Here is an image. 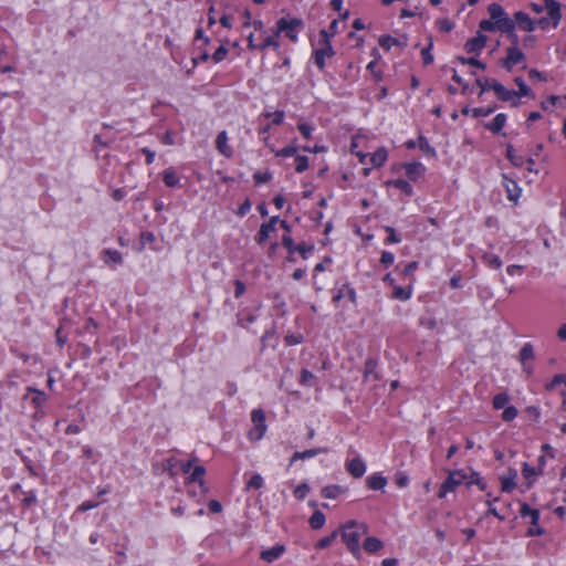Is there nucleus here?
<instances>
[{
	"label": "nucleus",
	"mask_w": 566,
	"mask_h": 566,
	"mask_svg": "<svg viewBox=\"0 0 566 566\" xmlns=\"http://www.w3.org/2000/svg\"><path fill=\"white\" fill-rule=\"evenodd\" d=\"M367 533L368 526L365 523H357L356 521H348L342 525L338 531L342 541L355 557L360 555L359 539Z\"/></svg>",
	"instance_id": "obj_1"
},
{
	"label": "nucleus",
	"mask_w": 566,
	"mask_h": 566,
	"mask_svg": "<svg viewBox=\"0 0 566 566\" xmlns=\"http://www.w3.org/2000/svg\"><path fill=\"white\" fill-rule=\"evenodd\" d=\"M319 36V48H317L314 51L313 55L315 64L318 66L319 70H323L325 67V59L333 56L335 52L329 42L327 31L321 30Z\"/></svg>",
	"instance_id": "obj_2"
},
{
	"label": "nucleus",
	"mask_w": 566,
	"mask_h": 566,
	"mask_svg": "<svg viewBox=\"0 0 566 566\" xmlns=\"http://www.w3.org/2000/svg\"><path fill=\"white\" fill-rule=\"evenodd\" d=\"M303 22L301 19H291L287 20L285 18H281L276 22V32L275 35H279L280 33H284L286 38H289L291 41L296 42L297 41V33L302 29Z\"/></svg>",
	"instance_id": "obj_3"
},
{
	"label": "nucleus",
	"mask_w": 566,
	"mask_h": 566,
	"mask_svg": "<svg viewBox=\"0 0 566 566\" xmlns=\"http://www.w3.org/2000/svg\"><path fill=\"white\" fill-rule=\"evenodd\" d=\"M468 479L467 474L461 470L451 471L447 480L441 484L438 492L440 499L444 497L448 492H453L459 485H461Z\"/></svg>",
	"instance_id": "obj_4"
},
{
	"label": "nucleus",
	"mask_w": 566,
	"mask_h": 566,
	"mask_svg": "<svg viewBox=\"0 0 566 566\" xmlns=\"http://www.w3.org/2000/svg\"><path fill=\"white\" fill-rule=\"evenodd\" d=\"M251 419L253 428L249 431V439L259 441L266 431L265 415L261 409H255L252 411Z\"/></svg>",
	"instance_id": "obj_5"
},
{
	"label": "nucleus",
	"mask_w": 566,
	"mask_h": 566,
	"mask_svg": "<svg viewBox=\"0 0 566 566\" xmlns=\"http://www.w3.org/2000/svg\"><path fill=\"white\" fill-rule=\"evenodd\" d=\"M525 55L516 45H511L506 49V57L503 60L502 65L507 71H511L514 65L524 61Z\"/></svg>",
	"instance_id": "obj_6"
},
{
	"label": "nucleus",
	"mask_w": 566,
	"mask_h": 566,
	"mask_svg": "<svg viewBox=\"0 0 566 566\" xmlns=\"http://www.w3.org/2000/svg\"><path fill=\"white\" fill-rule=\"evenodd\" d=\"M23 399L30 400L31 403L34 405L35 409L40 410L46 401V395L33 387H28Z\"/></svg>",
	"instance_id": "obj_7"
},
{
	"label": "nucleus",
	"mask_w": 566,
	"mask_h": 566,
	"mask_svg": "<svg viewBox=\"0 0 566 566\" xmlns=\"http://www.w3.org/2000/svg\"><path fill=\"white\" fill-rule=\"evenodd\" d=\"M544 7L547 10L553 27L556 28L562 19L560 3L556 0H544Z\"/></svg>",
	"instance_id": "obj_8"
},
{
	"label": "nucleus",
	"mask_w": 566,
	"mask_h": 566,
	"mask_svg": "<svg viewBox=\"0 0 566 566\" xmlns=\"http://www.w3.org/2000/svg\"><path fill=\"white\" fill-rule=\"evenodd\" d=\"M486 41H488V38L483 34L479 33L476 36L468 40L464 48L468 53L479 54L482 51V49L485 46Z\"/></svg>",
	"instance_id": "obj_9"
},
{
	"label": "nucleus",
	"mask_w": 566,
	"mask_h": 566,
	"mask_svg": "<svg viewBox=\"0 0 566 566\" xmlns=\"http://www.w3.org/2000/svg\"><path fill=\"white\" fill-rule=\"evenodd\" d=\"M514 23L524 31L532 32L535 29V22L525 12L518 11L514 14Z\"/></svg>",
	"instance_id": "obj_10"
},
{
	"label": "nucleus",
	"mask_w": 566,
	"mask_h": 566,
	"mask_svg": "<svg viewBox=\"0 0 566 566\" xmlns=\"http://www.w3.org/2000/svg\"><path fill=\"white\" fill-rule=\"evenodd\" d=\"M346 468L349 474H352L356 479L361 478L366 471V465L360 458H355L348 461Z\"/></svg>",
	"instance_id": "obj_11"
},
{
	"label": "nucleus",
	"mask_w": 566,
	"mask_h": 566,
	"mask_svg": "<svg viewBox=\"0 0 566 566\" xmlns=\"http://www.w3.org/2000/svg\"><path fill=\"white\" fill-rule=\"evenodd\" d=\"M503 178H504V187L506 190L507 199L513 202H517V200L521 196V188L514 180L509 179L506 176H503Z\"/></svg>",
	"instance_id": "obj_12"
},
{
	"label": "nucleus",
	"mask_w": 566,
	"mask_h": 566,
	"mask_svg": "<svg viewBox=\"0 0 566 566\" xmlns=\"http://www.w3.org/2000/svg\"><path fill=\"white\" fill-rule=\"evenodd\" d=\"M285 551L283 545H275L271 548L263 549L260 554L261 559L266 563H272L276 560Z\"/></svg>",
	"instance_id": "obj_13"
},
{
	"label": "nucleus",
	"mask_w": 566,
	"mask_h": 566,
	"mask_svg": "<svg viewBox=\"0 0 566 566\" xmlns=\"http://www.w3.org/2000/svg\"><path fill=\"white\" fill-rule=\"evenodd\" d=\"M408 38L406 35L400 39H396L390 35H382L378 41L379 45L385 50H389L392 45L406 46Z\"/></svg>",
	"instance_id": "obj_14"
},
{
	"label": "nucleus",
	"mask_w": 566,
	"mask_h": 566,
	"mask_svg": "<svg viewBox=\"0 0 566 566\" xmlns=\"http://www.w3.org/2000/svg\"><path fill=\"white\" fill-rule=\"evenodd\" d=\"M216 147L219 150V153L222 154L223 156L228 158L232 156V149L228 145V136L224 130L219 133V135L217 136Z\"/></svg>",
	"instance_id": "obj_15"
},
{
	"label": "nucleus",
	"mask_w": 566,
	"mask_h": 566,
	"mask_svg": "<svg viewBox=\"0 0 566 566\" xmlns=\"http://www.w3.org/2000/svg\"><path fill=\"white\" fill-rule=\"evenodd\" d=\"M405 168L407 177L411 180H417L424 172V166L418 161L407 164Z\"/></svg>",
	"instance_id": "obj_16"
},
{
	"label": "nucleus",
	"mask_w": 566,
	"mask_h": 566,
	"mask_svg": "<svg viewBox=\"0 0 566 566\" xmlns=\"http://www.w3.org/2000/svg\"><path fill=\"white\" fill-rule=\"evenodd\" d=\"M491 88L495 92V94L502 99V101H511L513 97L516 96V92L510 91L506 87H504L501 83L493 81Z\"/></svg>",
	"instance_id": "obj_17"
},
{
	"label": "nucleus",
	"mask_w": 566,
	"mask_h": 566,
	"mask_svg": "<svg viewBox=\"0 0 566 566\" xmlns=\"http://www.w3.org/2000/svg\"><path fill=\"white\" fill-rule=\"evenodd\" d=\"M327 452V449L326 448H315V449H308V450H305V451H297L295 452L292 458H291V463L292 464L294 461L296 460H305V459H310V458H313L319 453H325Z\"/></svg>",
	"instance_id": "obj_18"
},
{
	"label": "nucleus",
	"mask_w": 566,
	"mask_h": 566,
	"mask_svg": "<svg viewBox=\"0 0 566 566\" xmlns=\"http://www.w3.org/2000/svg\"><path fill=\"white\" fill-rule=\"evenodd\" d=\"M533 358H534V349H533L532 344H530V343L524 344V346L521 348V352H520V359H521V361H522V364L524 366V370L527 374L532 373V368L527 367L525 365V361L530 360V359H533Z\"/></svg>",
	"instance_id": "obj_19"
},
{
	"label": "nucleus",
	"mask_w": 566,
	"mask_h": 566,
	"mask_svg": "<svg viewBox=\"0 0 566 566\" xmlns=\"http://www.w3.org/2000/svg\"><path fill=\"white\" fill-rule=\"evenodd\" d=\"M363 546L367 553L374 554L380 551L384 547V544L379 538L370 536L364 541Z\"/></svg>",
	"instance_id": "obj_20"
},
{
	"label": "nucleus",
	"mask_w": 566,
	"mask_h": 566,
	"mask_svg": "<svg viewBox=\"0 0 566 566\" xmlns=\"http://www.w3.org/2000/svg\"><path fill=\"white\" fill-rule=\"evenodd\" d=\"M348 297L352 303L356 302V292L349 285H343L338 293L334 295L333 302H339L343 297Z\"/></svg>",
	"instance_id": "obj_21"
},
{
	"label": "nucleus",
	"mask_w": 566,
	"mask_h": 566,
	"mask_svg": "<svg viewBox=\"0 0 566 566\" xmlns=\"http://www.w3.org/2000/svg\"><path fill=\"white\" fill-rule=\"evenodd\" d=\"M377 361L374 358H368L365 363L364 368V378L365 380H368L370 377H373L374 380H378L379 376L376 371Z\"/></svg>",
	"instance_id": "obj_22"
},
{
	"label": "nucleus",
	"mask_w": 566,
	"mask_h": 566,
	"mask_svg": "<svg viewBox=\"0 0 566 566\" xmlns=\"http://www.w3.org/2000/svg\"><path fill=\"white\" fill-rule=\"evenodd\" d=\"M505 122V114H497L491 123L486 124V128L490 129L492 133L497 134L504 127Z\"/></svg>",
	"instance_id": "obj_23"
},
{
	"label": "nucleus",
	"mask_w": 566,
	"mask_h": 566,
	"mask_svg": "<svg viewBox=\"0 0 566 566\" xmlns=\"http://www.w3.org/2000/svg\"><path fill=\"white\" fill-rule=\"evenodd\" d=\"M103 254L106 264H120L123 261L122 254L117 250L107 249Z\"/></svg>",
	"instance_id": "obj_24"
},
{
	"label": "nucleus",
	"mask_w": 566,
	"mask_h": 566,
	"mask_svg": "<svg viewBox=\"0 0 566 566\" xmlns=\"http://www.w3.org/2000/svg\"><path fill=\"white\" fill-rule=\"evenodd\" d=\"M366 482L368 488L371 490H382L387 484L386 478L378 474H373L368 476Z\"/></svg>",
	"instance_id": "obj_25"
},
{
	"label": "nucleus",
	"mask_w": 566,
	"mask_h": 566,
	"mask_svg": "<svg viewBox=\"0 0 566 566\" xmlns=\"http://www.w3.org/2000/svg\"><path fill=\"white\" fill-rule=\"evenodd\" d=\"M489 13L491 20L494 21L495 23H497L500 20L507 15L504 9L497 3H492L489 6Z\"/></svg>",
	"instance_id": "obj_26"
},
{
	"label": "nucleus",
	"mask_w": 566,
	"mask_h": 566,
	"mask_svg": "<svg viewBox=\"0 0 566 566\" xmlns=\"http://www.w3.org/2000/svg\"><path fill=\"white\" fill-rule=\"evenodd\" d=\"M516 475H517V473L515 470H510L509 476H504L501 479L503 492H511L515 488L514 480H515Z\"/></svg>",
	"instance_id": "obj_27"
},
{
	"label": "nucleus",
	"mask_w": 566,
	"mask_h": 566,
	"mask_svg": "<svg viewBox=\"0 0 566 566\" xmlns=\"http://www.w3.org/2000/svg\"><path fill=\"white\" fill-rule=\"evenodd\" d=\"M539 513L535 511L533 517H531V527L527 531V535L537 536L544 533V530L538 526Z\"/></svg>",
	"instance_id": "obj_28"
},
{
	"label": "nucleus",
	"mask_w": 566,
	"mask_h": 566,
	"mask_svg": "<svg viewBox=\"0 0 566 566\" xmlns=\"http://www.w3.org/2000/svg\"><path fill=\"white\" fill-rule=\"evenodd\" d=\"M206 474V469L202 465H195L193 470L189 476L190 482H197L200 486L205 484L203 476Z\"/></svg>",
	"instance_id": "obj_29"
},
{
	"label": "nucleus",
	"mask_w": 566,
	"mask_h": 566,
	"mask_svg": "<svg viewBox=\"0 0 566 566\" xmlns=\"http://www.w3.org/2000/svg\"><path fill=\"white\" fill-rule=\"evenodd\" d=\"M308 523L313 530H319L325 524V515L321 511L317 510L312 514Z\"/></svg>",
	"instance_id": "obj_30"
},
{
	"label": "nucleus",
	"mask_w": 566,
	"mask_h": 566,
	"mask_svg": "<svg viewBox=\"0 0 566 566\" xmlns=\"http://www.w3.org/2000/svg\"><path fill=\"white\" fill-rule=\"evenodd\" d=\"M163 179L167 187H175L177 186L179 178L174 169H166L163 172Z\"/></svg>",
	"instance_id": "obj_31"
},
{
	"label": "nucleus",
	"mask_w": 566,
	"mask_h": 566,
	"mask_svg": "<svg viewBox=\"0 0 566 566\" xmlns=\"http://www.w3.org/2000/svg\"><path fill=\"white\" fill-rule=\"evenodd\" d=\"M514 21H512L507 15L496 23V29L504 33H512L514 31Z\"/></svg>",
	"instance_id": "obj_32"
},
{
	"label": "nucleus",
	"mask_w": 566,
	"mask_h": 566,
	"mask_svg": "<svg viewBox=\"0 0 566 566\" xmlns=\"http://www.w3.org/2000/svg\"><path fill=\"white\" fill-rule=\"evenodd\" d=\"M344 490L339 485H327L322 489V495L326 499L337 497Z\"/></svg>",
	"instance_id": "obj_33"
},
{
	"label": "nucleus",
	"mask_w": 566,
	"mask_h": 566,
	"mask_svg": "<svg viewBox=\"0 0 566 566\" xmlns=\"http://www.w3.org/2000/svg\"><path fill=\"white\" fill-rule=\"evenodd\" d=\"M338 536V531H334L331 535L328 536H325L323 538H321L316 544H315V548L316 549H324V548H327L328 546L332 545V543L336 539V537Z\"/></svg>",
	"instance_id": "obj_34"
},
{
	"label": "nucleus",
	"mask_w": 566,
	"mask_h": 566,
	"mask_svg": "<svg viewBox=\"0 0 566 566\" xmlns=\"http://www.w3.org/2000/svg\"><path fill=\"white\" fill-rule=\"evenodd\" d=\"M506 157L516 167H521L524 163L523 157L517 156L515 154L512 145H507V147H506Z\"/></svg>",
	"instance_id": "obj_35"
},
{
	"label": "nucleus",
	"mask_w": 566,
	"mask_h": 566,
	"mask_svg": "<svg viewBox=\"0 0 566 566\" xmlns=\"http://www.w3.org/2000/svg\"><path fill=\"white\" fill-rule=\"evenodd\" d=\"M273 231H275V228L272 224L263 223L258 233V242L263 243Z\"/></svg>",
	"instance_id": "obj_36"
},
{
	"label": "nucleus",
	"mask_w": 566,
	"mask_h": 566,
	"mask_svg": "<svg viewBox=\"0 0 566 566\" xmlns=\"http://www.w3.org/2000/svg\"><path fill=\"white\" fill-rule=\"evenodd\" d=\"M387 159V151L385 149H378L371 156V164L375 167H380Z\"/></svg>",
	"instance_id": "obj_37"
},
{
	"label": "nucleus",
	"mask_w": 566,
	"mask_h": 566,
	"mask_svg": "<svg viewBox=\"0 0 566 566\" xmlns=\"http://www.w3.org/2000/svg\"><path fill=\"white\" fill-rule=\"evenodd\" d=\"M301 385L312 387L315 385V376L307 369L301 371Z\"/></svg>",
	"instance_id": "obj_38"
},
{
	"label": "nucleus",
	"mask_w": 566,
	"mask_h": 566,
	"mask_svg": "<svg viewBox=\"0 0 566 566\" xmlns=\"http://www.w3.org/2000/svg\"><path fill=\"white\" fill-rule=\"evenodd\" d=\"M483 260L490 268L500 269L502 266V261L497 255L485 253Z\"/></svg>",
	"instance_id": "obj_39"
},
{
	"label": "nucleus",
	"mask_w": 566,
	"mask_h": 566,
	"mask_svg": "<svg viewBox=\"0 0 566 566\" xmlns=\"http://www.w3.org/2000/svg\"><path fill=\"white\" fill-rule=\"evenodd\" d=\"M277 36L279 35H275V34L273 36H266L264 39V41L261 44L258 45V49L263 51V50H265L269 46H273L275 50H277L279 46H280V43L276 40Z\"/></svg>",
	"instance_id": "obj_40"
},
{
	"label": "nucleus",
	"mask_w": 566,
	"mask_h": 566,
	"mask_svg": "<svg viewBox=\"0 0 566 566\" xmlns=\"http://www.w3.org/2000/svg\"><path fill=\"white\" fill-rule=\"evenodd\" d=\"M516 85L518 86V92H516V96H528L531 95L530 87L525 84L524 80L522 77H516L515 80Z\"/></svg>",
	"instance_id": "obj_41"
},
{
	"label": "nucleus",
	"mask_w": 566,
	"mask_h": 566,
	"mask_svg": "<svg viewBox=\"0 0 566 566\" xmlns=\"http://www.w3.org/2000/svg\"><path fill=\"white\" fill-rule=\"evenodd\" d=\"M392 185H394V187H396L397 189L401 190L402 192H405V193H407L409 196L412 193V187L406 180L398 179V180H395L392 182Z\"/></svg>",
	"instance_id": "obj_42"
},
{
	"label": "nucleus",
	"mask_w": 566,
	"mask_h": 566,
	"mask_svg": "<svg viewBox=\"0 0 566 566\" xmlns=\"http://www.w3.org/2000/svg\"><path fill=\"white\" fill-rule=\"evenodd\" d=\"M509 401V396L504 392L497 394L493 398V407L495 409H502Z\"/></svg>",
	"instance_id": "obj_43"
},
{
	"label": "nucleus",
	"mask_w": 566,
	"mask_h": 566,
	"mask_svg": "<svg viewBox=\"0 0 566 566\" xmlns=\"http://www.w3.org/2000/svg\"><path fill=\"white\" fill-rule=\"evenodd\" d=\"M295 170L297 172H303L308 167V158L306 156H297L295 158Z\"/></svg>",
	"instance_id": "obj_44"
},
{
	"label": "nucleus",
	"mask_w": 566,
	"mask_h": 566,
	"mask_svg": "<svg viewBox=\"0 0 566 566\" xmlns=\"http://www.w3.org/2000/svg\"><path fill=\"white\" fill-rule=\"evenodd\" d=\"M559 384H565L566 385V374H557V375H555L553 380L546 386V389L547 390H553Z\"/></svg>",
	"instance_id": "obj_45"
},
{
	"label": "nucleus",
	"mask_w": 566,
	"mask_h": 566,
	"mask_svg": "<svg viewBox=\"0 0 566 566\" xmlns=\"http://www.w3.org/2000/svg\"><path fill=\"white\" fill-rule=\"evenodd\" d=\"M308 492H310V486L306 483H302V484L297 485L296 489L294 490V495L298 500H303L307 495Z\"/></svg>",
	"instance_id": "obj_46"
},
{
	"label": "nucleus",
	"mask_w": 566,
	"mask_h": 566,
	"mask_svg": "<svg viewBox=\"0 0 566 566\" xmlns=\"http://www.w3.org/2000/svg\"><path fill=\"white\" fill-rule=\"evenodd\" d=\"M262 486L263 478L258 473L253 474L248 482V488L261 489Z\"/></svg>",
	"instance_id": "obj_47"
},
{
	"label": "nucleus",
	"mask_w": 566,
	"mask_h": 566,
	"mask_svg": "<svg viewBox=\"0 0 566 566\" xmlns=\"http://www.w3.org/2000/svg\"><path fill=\"white\" fill-rule=\"evenodd\" d=\"M228 54V49L222 44L220 45L212 55V60L216 63L221 62Z\"/></svg>",
	"instance_id": "obj_48"
},
{
	"label": "nucleus",
	"mask_w": 566,
	"mask_h": 566,
	"mask_svg": "<svg viewBox=\"0 0 566 566\" xmlns=\"http://www.w3.org/2000/svg\"><path fill=\"white\" fill-rule=\"evenodd\" d=\"M517 416V409L513 406L506 407L502 413L504 421H512Z\"/></svg>",
	"instance_id": "obj_49"
},
{
	"label": "nucleus",
	"mask_w": 566,
	"mask_h": 566,
	"mask_svg": "<svg viewBox=\"0 0 566 566\" xmlns=\"http://www.w3.org/2000/svg\"><path fill=\"white\" fill-rule=\"evenodd\" d=\"M394 297L398 298V300H401V301H406V300H408L410 297V292L405 290L401 286H395V289H394Z\"/></svg>",
	"instance_id": "obj_50"
},
{
	"label": "nucleus",
	"mask_w": 566,
	"mask_h": 566,
	"mask_svg": "<svg viewBox=\"0 0 566 566\" xmlns=\"http://www.w3.org/2000/svg\"><path fill=\"white\" fill-rule=\"evenodd\" d=\"M314 250L313 244L301 243L296 245L295 252H298L303 259L307 258V254Z\"/></svg>",
	"instance_id": "obj_51"
},
{
	"label": "nucleus",
	"mask_w": 566,
	"mask_h": 566,
	"mask_svg": "<svg viewBox=\"0 0 566 566\" xmlns=\"http://www.w3.org/2000/svg\"><path fill=\"white\" fill-rule=\"evenodd\" d=\"M432 48V42L429 43V45L421 51V55L423 59V64L429 65L433 62V55L430 53V50Z\"/></svg>",
	"instance_id": "obj_52"
},
{
	"label": "nucleus",
	"mask_w": 566,
	"mask_h": 566,
	"mask_svg": "<svg viewBox=\"0 0 566 566\" xmlns=\"http://www.w3.org/2000/svg\"><path fill=\"white\" fill-rule=\"evenodd\" d=\"M437 25L442 32H450L454 28L453 22L448 19L438 20Z\"/></svg>",
	"instance_id": "obj_53"
},
{
	"label": "nucleus",
	"mask_w": 566,
	"mask_h": 566,
	"mask_svg": "<svg viewBox=\"0 0 566 566\" xmlns=\"http://www.w3.org/2000/svg\"><path fill=\"white\" fill-rule=\"evenodd\" d=\"M468 484H476L481 490H485L486 485L482 478L479 475V473H472L470 475V480L468 481Z\"/></svg>",
	"instance_id": "obj_54"
},
{
	"label": "nucleus",
	"mask_w": 566,
	"mask_h": 566,
	"mask_svg": "<svg viewBox=\"0 0 566 566\" xmlns=\"http://www.w3.org/2000/svg\"><path fill=\"white\" fill-rule=\"evenodd\" d=\"M282 244L284 245V248L287 249L290 253H294L296 250V245L294 244L293 239L289 234L283 235Z\"/></svg>",
	"instance_id": "obj_55"
},
{
	"label": "nucleus",
	"mask_w": 566,
	"mask_h": 566,
	"mask_svg": "<svg viewBox=\"0 0 566 566\" xmlns=\"http://www.w3.org/2000/svg\"><path fill=\"white\" fill-rule=\"evenodd\" d=\"M297 128L298 130L301 132V134L306 138V139H310L311 138V134H312V130H313V127L306 123H300L297 125Z\"/></svg>",
	"instance_id": "obj_56"
},
{
	"label": "nucleus",
	"mask_w": 566,
	"mask_h": 566,
	"mask_svg": "<svg viewBox=\"0 0 566 566\" xmlns=\"http://www.w3.org/2000/svg\"><path fill=\"white\" fill-rule=\"evenodd\" d=\"M266 117H273V124L280 125L283 123L284 119V112L283 111H276L274 113H266Z\"/></svg>",
	"instance_id": "obj_57"
},
{
	"label": "nucleus",
	"mask_w": 566,
	"mask_h": 566,
	"mask_svg": "<svg viewBox=\"0 0 566 566\" xmlns=\"http://www.w3.org/2000/svg\"><path fill=\"white\" fill-rule=\"evenodd\" d=\"M297 151V148L294 145L286 146L282 148L276 155L282 157H290L295 155Z\"/></svg>",
	"instance_id": "obj_58"
},
{
	"label": "nucleus",
	"mask_w": 566,
	"mask_h": 566,
	"mask_svg": "<svg viewBox=\"0 0 566 566\" xmlns=\"http://www.w3.org/2000/svg\"><path fill=\"white\" fill-rule=\"evenodd\" d=\"M272 178V175L270 172H255L254 174V180L256 184H264L268 182Z\"/></svg>",
	"instance_id": "obj_59"
},
{
	"label": "nucleus",
	"mask_w": 566,
	"mask_h": 566,
	"mask_svg": "<svg viewBox=\"0 0 566 566\" xmlns=\"http://www.w3.org/2000/svg\"><path fill=\"white\" fill-rule=\"evenodd\" d=\"M494 108L493 107H480V108H474L473 109V115L475 117H479V116H489L493 113Z\"/></svg>",
	"instance_id": "obj_60"
},
{
	"label": "nucleus",
	"mask_w": 566,
	"mask_h": 566,
	"mask_svg": "<svg viewBox=\"0 0 566 566\" xmlns=\"http://www.w3.org/2000/svg\"><path fill=\"white\" fill-rule=\"evenodd\" d=\"M480 29L483 31H494L496 29V23L492 20H482L480 22Z\"/></svg>",
	"instance_id": "obj_61"
},
{
	"label": "nucleus",
	"mask_w": 566,
	"mask_h": 566,
	"mask_svg": "<svg viewBox=\"0 0 566 566\" xmlns=\"http://www.w3.org/2000/svg\"><path fill=\"white\" fill-rule=\"evenodd\" d=\"M385 230L388 232V238L386 240L388 243H398L400 241L399 238L396 235L394 228L386 227Z\"/></svg>",
	"instance_id": "obj_62"
},
{
	"label": "nucleus",
	"mask_w": 566,
	"mask_h": 566,
	"mask_svg": "<svg viewBox=\"0 0 566 566\" xmlns=\"http://www.w3.org/2000/svg\"><path fill=\"white\" fill-rule=\"evenodd\" d=\"M522 473L525 479H530L536 474V471L533 467L528 465L527 463H524Z\"/></svg>",
	"instance_id": "obj_63"
},
{
	"label": "nucleus",
	"mask_w": 566,
	"mask_h": 566,
	"mask_svg": "<svg viewBox=\"0 0 566 566\" xmlns=\"http://www.w3.org/2000/svg\"><path fill=\"white\" fill-rule=\"evenodd\" d=\"M409 482V479L407 475L402 474V473H397L396 474V484L399 486V488H405L407 486Z\"/></svg>",
	"instance_id": "obj_64"
}]
</instances>
